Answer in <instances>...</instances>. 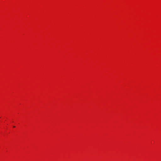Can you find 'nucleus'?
<instances>
[{"label":"nucleus","mask_w":161,"mask_h":161,"mask_svg":"<svg viewBox=\"0 0 161 161\" xmlns=\"http://www.w3.org/2000/svg\"><path fill=\"white\" fill-rule=\"evenodd\" d=\"M15 127V126H13V127Z\"/></svg>","instance_id":"1"}]
</instances>
